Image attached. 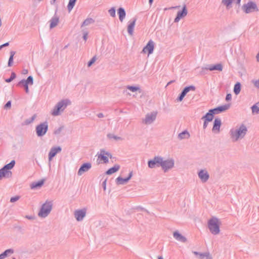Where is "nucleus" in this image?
<instances>
[{"label":"nucleus","mask_w":259,"mask_h":259,"mask_svg":"<svg viewBox=\"0 0 259 259\" xmlns=\"http://www.w3.org/2000/svg\"><path fill=\"white\" fill-rule=\"evenodd\" d=\"M71 103L68 99H63L57 103L51 111L53 116H58Z\"/></svg>","instance_id":"f257e3e1"},{"label":"nucleus","mask_w":259,"mask_h":259,"mask_svg":"<svg viewBox=\"0 0 259 259\" xmlns=\"http://www.w3.org/2000/svg\"><path fill=\"white\" fill-rule=\"evenodd\" d=\"M247 132V128L246 126L244 124H242L237 129H231L230 135L233 141H237L239 138H244Z\"/></svg>","instance_id":"f03ea898"},{"label":"nucleus","mask_w":259,"mask_h":259,"mask_svg":"<svg viewBox=\"0 0 259 259\" xmlns=\"http://www.w3.org/2000/svg\"><path fill=\"white\" fill-rule=\"evenodd\" d=\"M15 163V160H12L9 163L5 165L0 169V180L3 178H9L12 177V172L10 170L14 167Z\"/></svg>","instance_id":"7ed1b4c3"},{"label":"nucleus","mask_w":259,"mask_h":259,"mask_svg":"<svg viewBox=\"0 0 259 259\" xmlns=\"http://www.w3.org/2000/svg\"><path fill=\"white\" fill-rule=\"evenodd\" d=\"M53 200H46L41 205L38 215L41 218L47 217L53 208Z\"/></svg>","instance_id":"20e7f679"},{"label":"nucleus","mask_w":259,"mask_h":259,"mask_svg":"<svg viewBox=\"0 0 259 259\" xmlns=\"http://www.w3.org/2000/svg\"><path fill=\"white\" fill-rule=\"evenodd\" d=\"M208 227L212 234H218L220 232L219 219L215 217L210 219L208 222Z\"/></svg>","instance_id":"39448f33"},{"label":"nucleus","mask_w":259,"mask_h":259,"mask_svg":"<svg viewBox=\"0 0 259 259\" xmlns=\"http://www.w3.org/2000/svg\"><path fill=\"white\" fill-rule=\"evenodd\" d=\"M49 128L47 121H44L37 125L35 127L36 134L38 137H42L47 133Z\"/></svg>","instance_id":"423d86ee"},{"label":"nucleus","mask_w":259,"mask_h":259,"mask_svg":"<svg viewBox=\"0 0 259 259\" xmlns=\"http://www.w3.org/2000/svg\"><path fill=\"white\" fill-rule=\"evenodd\" d=\"M242 10L246 14H249L258 11V7L255 2L249 1L242 6Z\"/></svg>","instance_id":"0eeeda50"},{"label":"nucleus","mask_w":259,"mask_h":259,"mask_svg":"<svg viewBox=\"0 0 259 259\" xmlns=\"http://www.w3.org/2000/svg\"><path fill=\"white\" fill-rule=\"evenodd\" d=\"M162 157L161 156H155L152 159H150L148 161V166L150 168H153L155 167L161 166Z\"/></svg>","instance_id":"6e6552de"},{"label":"nucleus","mask_w":259,"mask_h":259,"mask_svg":"<svg viewBox=\"0 0 259 259\" xmlns=\"http://www.w3.org/2000/svg\"><path fill=\"white\" fill-rule=\"evenodd\" d=\"M175 161L172 158L163 160L162 159L161 167L164 172L172 168L174 166Z\"/></svg>","instance_id":"1a4fd4ad"},{"label":"nucleus","mask_w":259,"mask_h":259,"mask_svg":"<svg viewBox=\"0 0 259 259\" xmlns=\"http://www.w3.org/2000/svg\"><path fill=\"white\" fill-rule=\"evenodd\" d=\"M154 47H155V44L154 41L150 39L146 46H145L142 52L143 53H148V55H149L153 53L154 50Z\"/></svg>","instance_id":"9d476101"},{"label":"nucleus","mask_w":259,"mask_h":259,"mask_svg":"<svg viewBox=\"0 0 259 259\" xmlns=\"http://www.w3.org/2000/svg\"><path fill=\"white\" fill-rule=\"evenodd\" d=\"M92 167V164L90 162H85L82 164L78 171V176H81L84 172L89 171Z\"/></svg>","instance_id":"9b49d317"},{"label":"nucleus","mask_w":259,"mask_h":259,"mask_svg":"<svg viewBox=\"0 0 259 259\" xmlns=\"http://www.w3.org/2000/svg\"><path fill=\"white\" fill-rule=\"evenodd\" d=\"M156 113H148L146 115L145 118L143 119V122L146 124L152 123L156 119Z\"/></svg>","instance_id":"f8f14e48"},{"label":"nucleus","mask_w":259,"mask_h":259,"mask_svg":"<svg viewBox=\"0 0 259 259\" xmlns=\"http://www.w3.org/2000/svg\"><path fill=\"white\" fill-rule=\"evenodd\" d=\"M188 13L186 5H184L181 11L178 12L177 16L175 18L174 22H178L181 19L185 17Z\"/></svg>","instance_id":"ddd939ff"},{"label":"nucleus","mask_w":259,"mask_h":259,"mask_svg":"<svg viewBox=\"0 0 259 259\" xmlns=\"http://www.w3.org/2000/svg\"><path fill=\"white\" fill-rule=\"evenodd\" d=\"M86 214V209H77L74 211V217L76 220L79 222L83 220Z\"/></svg>","instance_id":"4468645a"},{"label":"nucleus","mask_w":259,"mask_h":259,"mask_svg":"<svg viewBox=\"0 0 259 259\" xmlns=\"http://www.w3.org/2000/svg\"><path fill=\"white\" fill-rule=\"evenodd\" d=\"M62 148L60 146H55L52 147L49 153V160L50 161H51L53 158L58 153L60 152Z\"/></svg>","instance_id":"2eb2a0df"},{"label":"nucleus","mask_w":259,"mask_h":259,"mask_svg":"<svg viewBox=\"0 0 259 259\" xmlns=\"http://www.w3.org/2000/svg\"><path fill=\"white\" fill-rule=\"evenodd\" d=\"M198 176L203 183L207 182L209 178V174L205 169L200 170L198 172Z\"/></svg>","instance_id":"dca6fc26"},{"label":"nucleus","mask_w":259,"mask_h":259,"mask_svg":"<svg viewBox=\"0 0 259 259\" xmlns=\"http://www.w3.org/2000/svg\"><path fill=\"white\" fill-rule=\"evenodd\" d=\"M230 107V104H227L223 105H221L218 107H217L211 109L214 114H218L221 112L225 111V110L228 109Z\"/></svg>","instance_id":"f3484780"},{"label":"nucleus","mask_w":259,"mask_h":259,"mask_svg":"<svg viewBox=\"0 0 259 259\" xmlns=\"http://www.w3.org/2000/svg\"><path fill=\"white\" fill-rule=\"evenodd\" d=\"M222 121L220 118H215L213 121V127L212 131L215 133H219L220 131Z\"/></svg>","instance_id":"a211bd4d"},{"label":"nucleus","mask_w":259,"mask_h":259,"mask_svg":"<svg viewBox=\"0 0 259 259\" xmlns=\"http://www.w3.org/2000/svg\"><path fill=\"white\" fill-rule=\"evenodd\" d=\"M136 21L137 18L134 17L129 21V24L127 26V32L128 33L131 35L133 34L134 29Z\"/></svg>","instance_id":"6ab92c4d"},{"label":"nucleus","mask_w":259,"mask_h":259,"mask_svg":"<svg viewBox=\"0 0 259 259\" xmlns=\"http://www.w3.org/2000/svg\"><path fill=\"white\" fill-rule=\"evenodd\" d=\"M173 236L175 239L180 242L185 243L187 241V238L178 231L174 232Z\"/></svg>","instance_id":"aec40b11"},{"label":"nucleus","mask_w":259,"mask_h":259,"mask_svg":"<svg viewBox=\"0 0 259 259\" xmlns=\"http://www.w3.org/2000/svg\"><path fill=\"white\" fill-rule=\"evenodd\" d=\"M105 153L106 151L104 149H101L100 154L98 155V159L102 160L104 163H107L109 162V159Z\"/></svg>","instance_id":"412c9836"},{"label":"nucleus","mask_w":259,"mask_h":259,"mask_svg":"<svg viewBox=\"0 0 259 259\" xmlns=\"http://www.w3.org/2000/svg\"><path fill=\"white\" fill-rule=\"evenodd\" d=\"M214 113L210 109L202 117V119L206 120L207 121H211L214 118Z\"/></svg>","instance_id":"4be33fe9"},{"label":"nucleus","mask_w":259,"mask_h":259,"mask_svg":"<svg viewBox=\"0 0 259 259\" xmlns=\"http://www.w3.org/2000/svg\"><path fill=\"white\" fill-rule=\"evenodd\" d=\"M57 10H56L55 14L54 16L51 18L50 20V28H53L56 26L59 22V18L58 16H57Z\"/></svg>","instance_id":"5701e85b"},{"label":"nucleus","mask_w":259,"mask_h":259,"mask_svg":"<svg viewBox=\"0 0 259 259\" xmlns=\"http://www.w3.org/2000/svg\"><path fill=\"white\" fill-rule=\"evenodd\" d=\"M117 14L118 15L120 21L122 22L126 16V12L125 9L122 7L119 8L117 9Z\"/></svg>","instance_id":"b1692460"},{"label":"nucleus","mask_w":259,"mask_h":259,"mask_svg":"<svg viewBox=\"0 0 259 259\" xmlns=\"http://www.w3.org/2000/svg\"><path fill=\"white\" fill-rule=\"evenodd\" d=\"M44 180L42 179L37 182H34L30 185L31 189H35L40 188L44 184Z\"/></svg>","instance_id":"393cba45"},{"label":"nucleus","mask_w":259,"mask_h":259,"mask_svg":"<svg viewBox=\"0 0 259 259\" xmlns=\"http://www.w3.org/2000/svg\"><path fill=\"white\" fill-rule=\"evenodd\" d=\"M208 69L209 71L218 70L221 71L223 70V65L221 64L208 65Z\"/></svg>","instance_id":"a878e982"},{"label":"nucleus","mask_w":259,"mask_h":259,"mask_svg":"<svg viewBox=\"0 0 259 259\" xmlns=\"http://www.w3.org/2000/svg\"><path fill=\"white\" fill-rule=\"evenodd\" d=\"M120 165L118 164H115L113 167L109 168L106 172L105 174L107 175H110L119 170Z\"/></svg>","instance_id":"bb28decb"},{"label":"nucleus","mask_w":259,"mask_h":259,"mask_svg":"<svg viewBox=\"0 0 259 259\" xmlns=\"http://www.w3.org/2000/svg\"><path fill=\"white\" fill-rule=\"evenodd\" d=\"M190 135L189 132L187 130H185L179 134L178 138L180 140L188 139L190 137Z\"/></svg>","instance_id":"cd10ccee"},{"label":"nucleus","mask_w":259,"mask_h":259,"mask_svg":"<svg viewBox=\"0 0 259 259\" xmlns=\"http://www.w3.org/2000/svg\"><path fill=\"white\" fill-rule=\"evenodd\" d=\"M128 182L126 178H123L121 177H118L116 179V183L117 185H124Z\"/></svg>","instance_id":"c85d7f7f"},{"label":"nucleus","mask_w":259,"mask_h":259,"mask_svg":"<svg viewBox=\"0 0 259 259\" xmlns=\"http://www.w3.org/2000/svg\"><path fill=\"white\" fill-rule=\"evenodd\" d=\"M14 252V250L12 248H9L8 249H6L5 251H4L3 252H2L1 254H0V256L4 259L5 257H6L9 254H12Z\"/></svg>","instance_id":"c756f323"},{"label":"nucleus","mask_w":259,"mask_h":259,"mask_svg":"<svg viewBox=\"0 0 259 259\" xmlns=\"http://www.w3.org/2000/svg\"><path fill=\"white\" fill-rule=\"evenodd\" d=\"M241 84L239 82L236 83L234 87L233 91L235 95H237L241 91Z\"/></svg>","instance_id":"7c9ffc66"},{"label":"nucleus","mask_w":259,"mask_h":259,"mask_svg":"<svg viewBox=\"0 0 259 259\" xmlns=\"http://www.w3.org/2000/svg\"><path fill=\"white\" fill-rule=\"evenodd\" d=\"M15 54H16V52H15L14 51H11L10 52V57H9V59L8 60V67H11L12 66L13 63V60H14V56L15 55Z\"/></svg>","instance_id":"2f4dec72"},{"label":"nucleus","mask_w":259,"mask_h":259,"mask_svg":"<svg viewBox=\"0 0 259 259\" xmlns=\"http://www.w3.org/2000/svg\"><path fill=\"white\" fill-rule=\"evenodd\" d=\"M95 22V20L91 18H88L84 21L82 22L81 27H83L84 26H87L91 24L94 23Z\"/></svg>","instance_id":"473e14b6"},{"label":"nucleus","mask_w":259,"mask_h":259,"mask_svg":"<svg viewBox=\"0 0 259 259\" xmlns=\"http://www.w3.org/2000/svg\"><path fill=\"white\" fill-rule=\"evenodd\" d=\"M196 89V88L193 85H191L189 86L185 87L183 90L182 91L184 92L185 94H187L189 91H194Z\"/></svg>","instance_id":"72a5a7b5"},{"label":"nucleus","mask_w":259,"mask_h":259,"mask_svg":"<svg viewBox=\"0 0 259 259\" xmlns=\"http://www.w3.org/2000/svg\"><path fill=\"white\" fill-rule=\"evenodd\" d=\"M77 0H69L67 5V9L69 12H70L75 5Z\"/></svg>","instance_id":"f704fd0d"},{"label":"nucleus","mask_w":259,"mask_h":259,"mask_svg":"<svg viewBox=\"0 0 259 259\" xmlns=\"http://www.w3.org/2000/svg\"><path fill=\"white\" fill-rule=\"evenodd\" d=\"M17 85H22L24 88L25 92H26V93H29V90L28 85L27 84L26 85L25 82L23 81V80H21L20 81H19L17 83Z\"/></svg>","instance_id":"c9c22d12"},{"label":"nucleus","mask_w":259,"mask_h":259,"mask_svg":"<svg viewBox=\"0 0 259 259\" xmlns=\"http://www.w3.org/2000/svg\"><path fill=\"white\" fill-rule=\"evenodd\" d=\"M26 83V85L27 84L32 85L33 84V78L32 76H29L26 79H22Z\"/></svg>","instance_id":"e433bc0d"},{"label":"nucleus","mask_w":259,"mask_h":259,"mask_svg":"<svg viewBox=\"0 0 259 259\" xmlns=\"http://www.w3.org/2000/svg\"><path fill=\"white\" fill-rule=\"evenodd\" d=\"M126 89H128L132 92H135L140 90V88L139 87L134 85H127L126 86Z\"/></svg>","instance_id":"4c0bfd02"},{"label":"nucleus","mask_w":259,"mask_h":259,"mask_svg":"<svg viewBox=\"0 0 259 259\" xmlns=\"http://www.w3.org/2000/svg\"><path fill=\"white\" fill-rule=\"evenodd\" d=\"M16 77V73L14 72H12L11 76L9 78L5 79L6 82L9 83L14 79Z\"/></svg>","instance_id":"58836bf2"},{"label":"nucleus","mask_w":259,"mask_h":259,"mask_svg":"<svg viewBox=\"0 0 259 259\" xmlns=\"http://www.w3.org/2000/svg\"><path fill=\"white\" fill-rule=\"evenodd\" d=\"M201 69V70L200 72L201 75H205L207 74L208 71H209V69H208V65L205 67H202Z\"/></svg>","instance_id":"ea45409f"},{"label":"nucleus","mask_w":259,"mask_h":259,"mask_svg":"<svg viewBox=\"0 0 259 259\" xmlns=\"http://www.w3.org/2000/svg\"><path fill=\"white\" fill-rule=\"evenodd\" d=\"M107 137L110 139H113L115 140H120L122 139L120 137L115 136L114 134L110 133L107 135Z\"/></svg>","instance_id":"a19ab883"},{"label":"nucleus","mask_w":259,"mask_h":259,"mask_svg":"<svg viewBox=\"0 0 259 259\" xmlns=\"http://www.w3.org/2000/svg\"><path fill=\"white\" fill-rule=\"evenodd\" d=\"M109 14L112 17L116 16V9L115 7H112L108 10Z\"/></svg>","instance_id":"79ce46f5"},{"label":"nucleus","mask_w":259,"mask_h":259,"mask_svg":"<svg viewBox=\"0 0 259 259\" xmlns=\"http://www.w3.org/2000/svg\"><path fill=\"white\" fill-rule=\"evenodd\" d=\"M251 108L252 113L259 114V107L256 104L253 105Z\"/></svg>","instance_id":"37998d69"},{"label":"nucleus","mask_w":259,"mask_h":259,"mask_svg":"<svg viewBox=\"0 0 259 259\" xmlns=\"http://www.w3.org/2000/svg\"><path fill=\"white\" fill-rule=\"evenodd\" d=\"M186 95V94H185L184 92L182 91L181 93L178 96V98H177V101L181 102L183 100L184 98Z\"/></svg>","instance_id":"c03bdc74"},{"label":"nucleus","mask_w":259,"mask_h":259,"mask_svg":"<svg viewBox=\"0 0 259 259\" xmlns=\"http://www.w3.org/2000/svg\"><path fill=\"white\" fill-rule=\"evenodd\" d=\"M36 117V114H34L31 118H29V119H27L26 120H25V123L26 124H29L30 123H31V122H32L34 119H35Z\"/></svg>","instance_id":"a18cd8bd"},{"label":"nucleus","mask_w":259,"mask_h":259,"mask_svg":"<svg viewBox=\"0 0 259 259\" xmlns=\"http://www.w3.org/2000/svg\"><path fill=\"white\" fill-rule=\"evenodd\" d=\"M63 128H64L63 126H61L59 127L58 128H56L54 131V134L55 135H59Z\"/></svg>","instance_id":"49530a36"},{"label":"nucleus","mask_w":259,"mask_h":259,"mask_svg":"<svg viewBox=\"0 0 259 259\" xmlns=\"http://www.w3.org/2000/svg\"><path fill=\"white\" fill-rule=\"evenodd\" d=\"M97 58L96 56H94L88 62V66L91 67L96 61Z\"/></svg>","instance_id":"de8ad7c7"},{"label":"nucleus","mask_w":259,"mask_h":259,"mask_svg":"<svg viewBox=\"0 0 259 259\" xmlns=\"http://www.w3.org/2000/svg\"><path fill=\"white\" fill-rule=\"evenodd\" d=\"M234 1V0H223L222 3L227 7H229L231 6Z\"/></svg>","instance_id":"09e8293b"},{"label":"nucleus","mask_w":259,"mask_h":259,"mask_svg":"<svg viewBox=\"0 0 259 259\" xmlns=\"http://www.w3.org/2000/svg\"><path fill=\"white\" fill-rule=\"evenodd\" d=\"M199 258L200 259H204L205 257L209 256V253H200L199 255H198Z\"/></svg>","instance_id":"8fccbe9b"},{"label":"nucleus","mask_w":259,"mask_h":259,"mask_svg":"<svg viewBox=\"0 0 259 259\" xmlns=\"http://www.w3.org/2000/svg\"><path fill=\"white\" fill-rule=\"evenodd\" d=\"M19 199H20L19 196H14V197H12L11 198L10 202L12 203L15 202L16 201L18 200Z\"/></svg>","instance_id":"3c124183"},{"label":"nucleus","mask_w":259,"mask_h":259,"mask_svg":"<svg viewBox=\"0 0 259 259\" xmlns=\"http://www.w3.org/2000/svg\"><path fill=\"white\" fill-rule=\"evenodd\" d=\"M11 104H12V103H11V101H8L5 105V108H10L11 107Z\"/></svg>","instance_id":"603ef678"},{"label":"nucleus","mask_w":259,"mask_h":259,"mask_svg":"<svg viewBox=\"0 0 259 259\" xmlns=\"http://www.w3.org/2000/svg\"><path fill=\"white\" fill-rule=\"evenodd\" d=\"M232 99V95L231 94H227L226 96V100L227 101H229L230 100H231Z\"/></svg>","instance_id":"864d4df0"},{"label":"nucleus","mask_w":259,"mask_h":259,"mask_svg":"<svg viewBox=\"0 0 259 259\" xmlns=\"http://www.w3.org/2000/svg\"><path fill=\"white\" fill-rule=\"evenodd\" d=\"M88 32L87 31L84 32L83 34V39L86 41L88 38Z\"/></svg>","instance_id":"5fc2aeb1"},{"label":"nucleus","mask_w":259,"mask_h":259,"mask_svg":"<svg viewBox=\"0 0 259 259\" xmlns=\"http://www.w3.org/2000/svg\"><path fill=\"white\" fill-rule=\"evenodd\" d=\"M9 46V42H7L2 45H0V50L3 49L4 47H8Z\"/></svg>","instance_id":"6e6d98bb"},{"label":"nucleus","mask_w":259,"mask_h":259,"mask_svg":"<svg viewBox=\"0 0 259 259\" xmlns=\"http://www.w3.org/2000/svg\"><path fill=\"white\" fill-rule=\"evenodd\" d=\"M254 85L256 88L259 89V79L254 81Z\"/></svg>","instance_id":"4d7b16f0"},{"label":"nucleus","mask_w":259,"mask_h":259,"mask_svg":"<svg viewBox=\"0 0 259 259\" xmlns=\"http://www.w3.org/2000/svg\"><path fill=\"white\" fill-rule=\"evenodd\" d=\"M208 122H209L205 120H204V122H203V128L204 129H205L207 127Z\"/></svg>","instance_id":"13d9d810"},{"label":"nucleus","mask_w":259,"mask_h":259,"mask_svg":"<svg viewBox=\"0 0 259 259\" xmlns=\"http://www.w3.org/2000/svg\"><path fill=\"white\" fill-rule=\"evenodd\" d=\"M133 176V171H131L130 172L128 176L126 178V179L128 180V181H129V180L131 179L132 177Z\"/></svg>","instance_id":"bf43d9fd"},{"label":"nucleus","mask_w":259,"mask_h":259,"mask_svg":"<svg viewBox=\"0 0 259 259\" xmlns=\"http://www.w3.org/2000/svg\"><path fill=\"white\" fill-rule=\"evenodd\" d=\"M106 181H107V180L106 179L102 183V186H103L104 190H106Z\"/></svg>","instance_id":"052dcab7"},{"label":"nucleus","mask_w":259,"mask_h":259,"mask_svg":"<svg viewBox=\"0 0 259 259\" xmlns=\"http://www.w3.org/2000/svg\"><path fill=\"white\" fill-rule=\"evenodd\" d=\"M105 154H106V155L107 156L108 158V157H109L110 158H112V154L110 152L106 151Z\"/></svg>","instance_id":"680f3d73"},{"label":"nucleus","mask_w":259,"mask_h":259,"mask_svg":"<svg viewBox=\"0 0 259 259\" xmlns=\"http://www.w3.org/2000/svg\"><path fill=\"white\" fill-rule=\"evenodd\" d=\"M97 116L99 118H103L104 117V115L102 113H99L97 114Z\"/></svg>","instance_id":"e2e57ef3"},{"label":"nucleus","mask_w":259,"mask_h":259,"mask_svg":"<svg viewBox=\"0 0 259 259\" xmlns=\"http://www.w3.org/2000/svg\"><path fill=\"white\" fill-rule=\"evenodd\" d=\"M56 0H51L50 3L51 5H53L55 4Z\"/></svg>","instance_id":"0e129e2a"},{"label":"nucleus","mask_w":259,"mask_h":259,"mask_svg":"<svg viewBox=\"0 0 259 259\" xmlns=\"http://www.w3.org/2000/svg\"><path fill=\"white\" fill-rule=\"evenodd\" d=\"M194 254L196 255H199L200 252L197 251H194Z\"/></svg>","instance_id":"69168bd1"},{"label":"nucleus","mask_w":259,"mask_h":259,"mask_svg":"<svg viewBox=\"0 0 259 259\" xmlns=\"http://www.w3.org/2000/svg\"><path fill=\"white\" fill-rule=\"evenodd\" d=\"M153 2V0H149V3L150 5H151Z\"/></svg>","instance_id":"338daca9"},{"label":"nucleus","mask_w":259,"mask_h":259,"mask_svg":"<svg viewBox=\"0 0 259 259\" xmlns=\"http://www.w3.org/2000/svg\"><path fill=\"white\" fill-rule=\"evenodd\" d=\"M158 259H163V257L162 256H159L158 257Z\"/></svg>","instance_id":"774afa93"}]
</instances>
